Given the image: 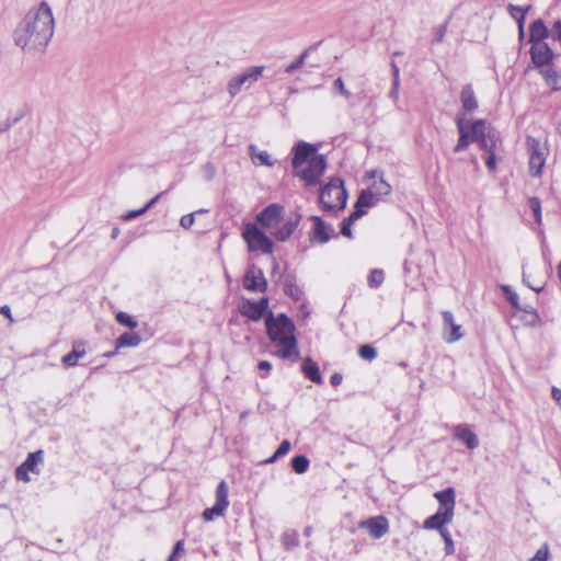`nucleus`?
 Returning <instances> with one entry per match:
<instances>
[{
    "label": "nucleus",
    "instance_id": "1",
    "mask_svg": "<svg viewBox=\"0 0 561 561\" xmlns=\"http://www.w3.org/2000/svg\"><path fill=\"white\" fill-rule=\"evenodd\" d=\"M55 31L51 8L42 1L30 9L13 33L14 44L26 53H43Z\"/></svg>",
    "mask_w": 561,
    "mask_h": 561
},
{
    "label": "nucleus",
    "instance_id": "2",
    "mask_svg": "<svg viewBox=\"0 0 561 561\" xmlns=\"http://www.w3.org/2000/svg\"><path fill=\"white\" fill-rule=\"evenodd\" d=\"M291 152L293 175L299 178L306 186L319 184L327 169V160L323 154L318 153V147L306 141H298Z\"/></svg>",
    "mask_w": 561,
    "mask_h": 561
},
{
    "label": "nucleus",
    "instance_id": "3",
    "mask_svg": "<svg viewBox=\"0 0 561 561\" xmlns=\"http://www.w3.org/2000/svg\"><path fill=\"white\" fill-rule=\"evenodd\" d=\"M456 125L459 134L454 152L458 153L468 148L470 142H478L486 152H494L501 142L500 135L493 128H490L484 119L469 122L465 113H457Z\"/></svg>",
    "mask_w": 561,
    "mask_h": 561
},
{
    "label": "nucleus",
    "instance_id": "4",
    "mask_svg": "<svg viewBox=\"0 0 561 561\" xmlns=\"http://www.w3.org/2000/svg\"><path fill=\"white\" fill-rule=\"evenodd\" d=\"M265 327L268 339L282 347L278 355L284 359L296 362L300 353L293 321L285 313L274 316L270 311L265 318Z\"/></svg>",
    "mask_w": 561,
    "mask_h": 561
},
{
    "label": "nucleus",
    "instance_id": "5",
    "mask_svg": "<svg viewBox=\"0 0 561 561\" xmlns=\"http://www.w3.org/2000/svg\"><path fill=\"white\" fill-rule=\"evenodd\" d=\"M300 219L301 215L298 213L284 217V207L279 204H271L256 215V221L282 242L290 238Z\"/></svg>",
    "mask_w": 561,
    "mask_h": 561
},
{
    "label": "nucleus",
    "instance_id": "6",
    "mask_svg": "<svg viewBox=\"0 0 561 561\" xmlns=\"http://www.w3.org/2000/svg\"><path fill=\"white\" fill-rule=\"evenodd\" d=\"M434 497L438 501L439 506L437 512L425 519L423 527L425 529L442 530L447 529L445 525L451 523L454 518V511L456 504V495L454 488H447L442 491H437Z\"/></svg>",
    "mask_w": 561,
    "mask_h": 561
},
{
    "label": "nucleus",
    "instance_id": "7",
    "mask_svg": "<svg viewBox=\"0 0 561 561\" xmlns=\"http://www.w3.org/2000/svg\"><path fill=\"white\" fill-rule=\"evenodd\" d=\"M319 201L327 211L342 210L347 201L344 183L340 178L331 179L320 191Z\"/></svg>",
    "mask_w": 561,
    "mask_h": 561
},
{
    "label": "nucleus",
    "instance_id": "8",
    "mask_svg": "<svg viewBox=\"0 0 561 561\" xmlns=\"http://www.w3.org/2000/svg\"><path fill=\"white\" fill-rule=\"evenodd\" d=\"M242 237L251 252L260 251L263 254H272L274 251V243L271 238H268L263 230L257 228L255 224H245Z\"/></svg>",
    "mask_w": 561,
    "mask_h": 561
},
{
    "label": "nucleus",
    "instance_id": "9",
    "mask_svg": "<svg viewBox=\"0 0 561 561\" xmlns=\"http://www.w3.org/2000/svg\"><path fill=\"white\" fill-rule=\"evenodd\" d=\"M264 69V66H252L244 69L242 73L232 77L227 84L230 96L234 98L243 89H250L263 76Z\"/></svg>",
    "mask_w": 561,
    "mask_h": 561
},
{
    "label": "nucleus",
    "instance_id": "10",
    "mask_svg": "<svg viewBox=\"0 0 561 561\" xmlns=\"http://www.w3.org/2000/svg\"><path fill=\"white\" fill-rule=\"evenodd\" d=\"M526 147L529 156V174L539 178L546 163L547 148L533 136L526 138Z\"/></svg>",
    "mask_w": 561,
    "mask_h": 561
},
{
    "label": "nucleus",
    "instance_id": "11",
    "mask_svg": "<svg viewBox=\"0 0 561 561\" xmlns=\"http://www.w3.org/2000/svg\"><path fill=\"white\" fill-rule=\"evenodd\" d=\"M229 488L226 481H220L216 489V502L211 507L206 508L203 512V518L205 522H211L216 517H220L225 515L229 506Z\"/></svg>",
    "mask_w": 561,
    "mask_h": 561
},
{
    "label": "nucleus",
    "instance_id": "12",
    "mask_svg": "<svg viewBox=\"0 0 561 561\" xmlns=\"http://www.w3.org/2000/svg\"><path fill=\"white\" fill-rule=\"evenodd\" d=\"M243 287L248 291L264 293L267 289V282L263 271L254 264L250 265L243 277Z\"/></svg>",
    "mask_w": 561,
    "mask_h": 561
},
{
    "label": "nucleus",
    "instance_id": "13",
    "mask_svg": "<svg viewBox=\"0 0 561 561\" xmlns=\"http://www.w3.org/2000/svg\"><path fill=\"white\" fill-rule=\"evenodd\" d=\"M43 450L30 453L26 459L16 468L15 478L23 482H30L28 472L39 473L38 465L43 462Z\"/></svg>",
    "mask_w": 561,
    "mask_h": 561
},
{
    "label": "nucleus",
    "instance_id": "14",
    "mask_svg": "<svg viewBox=\"0 0 561 561\" xmlns=\"http://www.w3.org/2000/svg\"><path fill=\"white\" fill-rule=\"evenodd\" d=\"M267 308H268V298L263 297L259 301L244 299L241 302L239 310L243 317H247L248 319H250L252 321H257L267 311Z\"/></svg>",
    "mask_w": 561,
    "mask_h": 561
},
{
    "label": "nucleus",
    "instance_id": "15",
    "mask_svg": "<svg viewBox=\"0 0 561 561\" xmlns=\"http://www.w3.org/2000/svg\"><path fill=\"white\" fill-rule=\"evenodd\" d=\"M310 219L313 221V229L310 232L309 239L317 243H327L335 234L334 228L322 220L319 216H311Z\"/></svg>",
    "mask_w": 561,
    "mask_h": 561
},
{
    "label": "nucleus",
    "instance_id": "16",
    "mask_svg": "<svg viewBox=\"0 0 561 561\" xmlns=\"http://www.w3.org/2000/svg\"><path fill=\"white\" fill-rule=\"evenodd\" d=\"M530 58L537 69L552 64L554 54L547 43L531 44Z\"/></svg>",
    "mask_w": 561,
    "mask_h": 561
},
{
    "label": "nucleus",
    "instance_id": "17",
    "mask_svg": "<svg viewBox=\"0 0 561 561\" xmlns=\"http://www.w3.org/2000/svg\"><path fill=\"white\" fill-rule=\"evenodd\" d=\"M359 528L366 529L374 539H379L389 530V523L385 516H375L359 523Z\"/></svg>",
    "mask_w": 561,
    "mask_h": 561
},
{
    "label": "nucleus",
    "instance_id": "18",
    "mask_svg": "<svg viewBox=\"0 0 561 561\" xmlns=\"http://www.w3.org/2000/svg\"><path fill=\"white\" fill-rule=\"evenodd\" d=\"M444 330H450L448 335H445L444 339L447 343H455L462 337L461 327L455 323L454 316L450 311L442 312Z\"/></svg>",
    "mask_w": 561,
    "mask_h": 561
},
{
    "label": "nucleus",
    "instance_id": "19",
    "mask_svg": "<svg viewBox=\"0 0 561 561\" xmlns=\"http://www.w3.org/2000/svg\"><path fill=\"white\" fill-rule=\"evenodd\" d=\"M454 437L461 440L469 449H474L479 446L478 436L467 424L457 425L454 431Z\"/></svg>",
    "mask_w": 561,
    "mask_h": 561
},
{
    "label": "nucleus",
    "instance_id": "20",
    "mask_svg": "<svg viewBox=\"0 0 561 561\" xmlns=\"http://www.w3.org/2000/svg\"><path fill=\"white\" fill-rule=\"evenodd\" d=\"M301 370L307 379L321 385L323 382L318 364L311 358L306 357L301 364Z\"/></svg>",
    "mask_w": 561,
    "mask_h": 561
},
{
    "label": "nucleus",
    "instance_id": "21",
    "mask_svg": "<svg viewBox=\"0 0 561 561\" xmlns=\"http://www.w3.org/2000/svg\"><path fill=\"white\" fill-rule=\"evenodd\" d=\"M549 30L545 25L543 21L541 19H537L529 27V42L531 44L546 43L545 39L549 37Z\"/></svg>",
    "mask_w": 561,
    "mask_h": 561
},
{
    "label": "nucleus",
    "instance_id": "22",
    "mask_svg": "<svg viewBox=\"0 0 561 561\" xmlns=\"http://www.w3.org/2000/svg\"><path fill=\"white\" fill-rule=\"evenodd\" d=\"M460 102L463 112L471 113L478 108V101L471 84H466L460 93Z\"/></svg>",
    "mask_w": 561,
    "mask_h": 561
},
{
    "label": "nucleus",
    "instance_id": "23",
    "mask_svg": "<svg viewBox=\"0 0 561 561\" xmlns=\"http://www.w3.org/2000/svg\"><path fill=\"white\" fill-rule=\"evenodd\" d=\"M85 355L84 345L82 342H75L72 351L62 356L61 362L67 367H73L78 364V360Z\"/></svg>",
    "mask_w": 561,
    "mask_h": 561
},
{
    "label": "nucleus",
    "instance_id": "24",
    "mask_svg": "<svg viewBox=\"0 0 561 561\" xmlns=\"http://www.w3.org/2000/svg\"><path fill=\"white\" fill-rule=\"evenodd\" d=\"M530 5H527L526 8H522L519 5L508 4L507 11L512 19H514L518 25V34L519 37L524 36V23H525V16L526 13L529 11Z\"/></svg>",
    "mask_w": 561,
    "mask_h": 561
},
{
    "label": "nucleus",
    "instance_id": "25",
    "mask_svg": "<svg viewBox=\"0 0 561 561\" xmlns=\"http://www.w3.org/2000/svg\"><path fill=\"white\" fill-rule=\"evenodd\" d=\"M538 70L549 87L553 90L560 89L558 84L561 80V75L553 68L552 64L541 67Z\"/></svg>",
    "mask_w": 561,
    "mask_h": 561
},
{
    "label": "nucleus",
    "instance_id": "26",
    "mask_svg": "<svg viewBox=\"0 0 561 561\" xmlns=\"http://www.w3.org/2000/svg\"><path fill=\"white\" fill-rule=\"evenodd\" d=\"M249 154L255 164L273 167L274 161L272 160L270 153L267 151H257L255 145L249 146Z\"/></svg>",
    "mask_w": 561,
    "mask_h": 561
},
{
    "label": "nucleus",
    "instance_id": "27",
    "mask_svg": "<svg viewBox=\"0 0 561 561\" xmlns=\"http://www.w3.org/2000/svg\"><path fill=\"white\" fill-rule=\"evenodd\" d=\"M141 343V337L135 332H125L116 340V350L123 347H136Z\"/></svg>",
    "mask_w": 561,
    "mask_h": 561
},
{
    "label": "nucleus",
    "instance_id": "28",
    "mask_svg": "<svg viewBox=\"0 0 561 561\" xmlns=\"http://www.w3.org/2000/svg\"><path fill=\"white\" fill-rule=\"evenodd\" d=\"M368 188L377 198H379V201L391 193V185L385 181L382 176H379L378 180H375Z\"/></svg>",
    "mask_w": 561,
    "mask_h": 561
},
{
    "label": "nucleus",
    "instance_id": "29",
    "mask_svg": "<svg viewBox=\"0 0 561 561\" xmlns=\"http://www.w3.org/2000/svg\"><path fill=\"white\" fill-rule=\"evenodd\" d=\"M320 43L316 44V45H312L310 47H308L307 49H305L300 56L295 59L291 64H289L286 68H285V72L288 73V75H291L294 73L296 70L300 69L305 62H306V59L309 55V53L313 49H316L318 47Z\"/></svg>",
    "mask_w": 561,
    "mask_h": 561
},
{
    "label": "nucleus",
    "instance_id": "30",
    "mask_svg": "<svg viewBox=\"0 0 561 561\" xmlns=\"http://www.w3.org/2000/svg\"><path fill=\"white\" fill-rule=\"evenodd\" d=\"M378 202H379V198H377L373 194V192L369 188H367V190L360 192V194L356 201V204L358 207L367 208V207L375 206Z\"/></svg>",
    "mask_w": 561,
    "mask_h": 561
},
{
    "label": "nucleus",
    "instance_id": "31",
    "mask_svg": "<svg viewBox=\"0 0 561 561\" xmlns=\"http://www.w3.org/2000/svg\"><path fill=\"white\" fill-rule=\"evenodd\" d=\"M309 459L305 455H297L291 459L293 470L298 473H305L309 468Z\"/></svg>",
    "mask_w": 561,
    "mask_h": 561
},
{
    "label": "nucleus",
    "instance_id": "32",
    "mask_svg": "<svg viewBox=\"0 0 561 561\" xmlns=\"http://www.w3.org/2000/svg\"><path fill=\"white\" fill-rule=\"evenodd\" d=\"M282 543L285 549H291L299 545V538L296 530H287L282 535Z\"/></svg>",
    "mask_w": 561,
    "mask_h": 561
},
{
    "label": "nucleus",
    "instance_id": "33",
    "mask_svg": "<svg viewBox=\"0 0 561 561\" xmlns=\"http://www.w3.org/2000/svg\"><path fill=\"white\" fill-rule=\"evenodd\" d=\"M159 198H160V194H158L152 199H150L142 208L137 209V210H130L127 214H125L124 219L131 220V219H135V218L144 215L148 209H150L157 203V201Z\"/></svg>",
    "mask_w": 561,
    "mask_h": 561
},
{
    "label": "nucleus",
    "instance_id": "34",
    "mask_svg": "<svg viewBox=\"0 0 561 561\" xmlns=\"http://www.w3.org/2000/svg\"><path fill=\"white\" fill-rule=\"evenodd\" d=\"M291 444L288 439H284L279 446L277 447L276 451L265 460V463H273L278 458L285 456L290 450Z\"/></svg>",
    "mask_w": 561,
    "mask_h": 561
},
{
    "label": "nucleus",
    "instance_id": "35",
    "mask_svg": "<svg viewBox=\"0 0 561 561\" xmlns=\"http://www.w3.org/2000/svg\"><path fill=\"white\" fill-rule=\"evenodd\" d=\"M385 280V273L382 270L374 268L370 271L367 282L369 287L378 288Z\"/></svg>",
    "mask_w": 561,
    "mask_h": 561
},
{
    "label": "nucleus",
    "instance_id": "36",
    "mask_svg": "<svg viewBox=\"0 0 561 561\" xmlns=\"http://www.w3.org/2000/svg\"><path fill=\"white\" fill-rule=\"evenodd\" d=\"M358 355L365 360H373L377 357V351L369 344L362 345L358 348Z\"/></svg>",
    "mask_w": 561,
    "mask_h": 561
},
{
    "label": "nucleus",
    "instance_id": "37",
    "mask_svg": "<svg viewBox=\"0 0 561 561\" xmlns=\"http://www.w3.org/2000/svg\"><path fill=\"white\" fill-rule=\"evenodd\" d=\"M442 536V538L444 539V542H445V553L447 556H450L455 552V545H454V540L451 538V535L449 533L448 529H444L442 530V533L439 534Z\"/></svg>",
    "mask_w": 561,
    "mask_h": 561
},
{
    "label": "nucleus",
    "instance_id": "38",
    "mask_svg": "<svg viewBox=\"0 0 561 561\" xmlns=\"http://www.w3.org/2000/svg\"><path fill=\"white\" fill-rule=\"evenodd\" d=\"M528 203H529V207L533 210V214H534L536 222L540 224L541 222V203H540V199L538 197L534 196V197H530L528 199Z\"/></svg>",
    "mask_w": 561,
    "mask_h": 561
},
{
    "label": "nucleus",
    "instance_id": "39",
    "mask_svg": "<svg viewBox=\"0 0 561 561\" xmlns=\"http://www.w3.org/2000/svg\"><path fill=\"white\" fill-rule=\"evenodd\" d=\"M333 88L339 91V93L344 96L346 100L348 101H352L353 100V94L352 92L346 89L345 84H344V81L342 80L341 77H339L337 79L334 80L333 82Z\"/></svg>",
    "mask_w": 561,
    "mask_h": 561
},
{
    "label": "nucleus",
    "instance_id": "40",
    "mask_svg": "<svg viewBox=\"0 0 561 561\" xmlns=\"http://www.w3.org/2000/svg\"><path fill=\"white\" fill-rule=\"evenodd\" d=\"M116 321L129 329H135L137 327V322L129 314L123 311H119L116 314Z\"/></svg>",
    "mask_w": 561,
    "mask_h": 561
},
{
    "label": "nucleus",
    "instance_id": "41",
    "mask_svg": "<svg viewBox=\"0 0 561 561\" xmlns=\"http://www.w3.org/2000/svg\"><path fill=\"white\" fill-rule=\"evenodd\" d=\"M503 293L506 296V299L514 308H519L518 304V295L511 288V286L504 285L502 286Z\"/></svg>",
    "mask_w": 561,
    "mask_h": 561
},
{
    "label": "nucleus",
    "instance_id": "42",
    "mask_svg": "<svg viewBox=\"0 0 561 561\" xmlns=\"http://www.w3.org/2000/svg\"><path fill=\"white\" fill-rule=\"evenodd\" d=\"M285 293L295 300H299L302 297V290L294 283L286 284Z\"/></svg>",
    "mask_w": 561,
    "mask_h": 561
},
{
    "label": "nucleus",
    "instance_id": "43",
    "mask_svg": "<svg viewBox=\"0 0 561 561\" xmlns=\"http://www.w3.org/2000/svg\"><path fill=\"white\" fill-rule=\"evenodd\" d=\"M205 211L206 210H204V209H199L195 213H191V214L182 216L180 219L181 227L184 229H190L195 222V214L205 213Z\"/></svg>",
    "mask_w": 561,
    "mask_h": 561
},
{
    "label": "nucleus",
    "instance_id": "44",
    "mask_svg": "<svg viewBox=\"0 0 561 561\" xmlns=\"http://www.w3.org/2000/svg\"><path fill=\"white\" fill-rule=\"evenodd\" d=\"M447 25H448V22H445L444 24L439 25L436 30H435V35H434V38H433V43H442L445 35H446V32H447Z\"/></svg>",
    "mask_w": 561,
    "mask_h": 561
},
{
    "label": "nucleus",
    "instance_id": "45",
    "mask_svg": "<svg viewBox=\"0 0 561 561\" xmlns=\"http://www.w3.org/2000/svg\"><path fill=\"white\" fill-rule=\"evenodd\" d=\"M365 213L366 211L362 207H358L357 204H355V210L347 218H345V220L353 225V222L364 216Z\"/></svg>",
    "mask_w": 561,
    "mask_h": 561
},
{
    "label": "nucleus",
    "instance_id": "46",
    "mask_svg": "<svg viewBox=\"0 0 561 561\" xmlns=\"http://www.w3.org/2000/svg\"><path fill=\"white\" fill-rule=\"evenodd\" d=\"M365 213L366 211L362 207H358L357 204H355V210L347 218H345V220L353 225V222L364 216Z\"/></svg>",
    "mask_w": 561,
    "mask_h": 561
},
{
    "label": "nucleus",
    "instance_id": "47",
    "mask_svg": "<svg viewBox=\"0 0 561 561\" xmlns=\"http://www.w3.org/2000/svg\"><path fill=\"white\" fill-rule=\"evenodd\" d=\"M530 561H548L547 546H543L540 549H538L536 554L530 559Z\"/></svg>",
    "mask_w": 561,
    "mask_h": 561
},
{
    "label": "nucleus",
    "instance_id": "48",
    "mask_svg": "<svg viewBox=\"0 0 561 561\" xmlns=\"http://www.w3.org/2000/svg\"><path fill=\"white\" fill-rule=\"evenodd\" d=\"M183 551V541H178L167 561H178V556Z\"/></svg>",
    "mask_w": 561,
    "mask_h": 561
},
{
    "label": "nucleus",
    "instance_id": "49",
    "mask_svg": "<svg viewBox=\"0 0 561 561\" xmlns=\"http://www.w3.org/2000/svg\"><path fill=\"white\" fill-rule=\"evenodd\" d=\"M341 234L346 237V238H352L353 237L352 224H350L345 219L341 224Z\"/></svg>",
    "mask_w": 561,
    "mask_h": 561
},
{
    "label": "nucleus",
    "instance_id": "50",
    "mask_svg": "<svg viewBox=\"0 0 561 561\" xmlns=\"http://www.w3.org/2000/svg\"><path fill=\"white\" fill-rule=\"evenodd\" d=\"M488 157L485 159V165L489 170H494L495 167H496V156H495V151L494 152H488Z\"/></svg>",
    "mask_w": 561,
    "mask_h": 561
},
{
    "label": "nucleus",
    "instance_id": "51",
    "mask_svg": "<svg viewBox=\"0 0 561 561\" xmlns=\"http://www.w3.org/2000/svg\"><path fill=\"white\" fill-rule=\"evenodd\" d=\"M399 89H400V82H392V85H391V90H390V93H389V96L393 100V101H398L399 99Z\"/></svg>",
    "mask_w": 561,
    "mask_h": 561
},
{
    "label": "nucleus",
    "instance_id": "52",
    "mask_svg": "<svg viewBox=\"0 0 561 561\" xmlns=\"http://www.w3.org/2000/svg\"><path fill=\"white\" fill-rule=\"evenodd\" d=\"M528 278H529V275L525 271H523V283L525 285H527L534 291L539 293L542 289V286H537V285H534L531 283H528Z\"/></svg>",
    "mask_w": 561,
    "mask_h": 561
},
{
    "label": "nucleus",
    "instance_id": "53",
    "mask_svg": "<svg viewBox=\"0 0 561 561\" xmlns=\"http://www.w3.org/2000/svg\"><path fill=\"white\" fill-rule=\"evenodd\" d=\"M257 369L268 374L272 369V364L268 360H261L257 364Z\"/></svg>",
    "mask_w": 561,
    "mask_h": 561
},
{
    "label": "nucleus",
    "instance_id": "54",
    "mask_svg": "<svg viewBox=\"0 0 561 561\" xmlns=\"http://www.w3.org/2000/svg\"><path fill=\"white\" fill-rule=\"evenodd\" d=\"M342 380H343V377H342V375H341V374H339V373H334V374L331 376V378H330V382H331V385H332L333 387H337V386H340V385H341V382H342Z\"/></svg>",
    "mask_w": 561,
    "mask_h": 561
},
{
    "label": "nucleus",
    "instance_id": "55",
    "mask_svg": "<svg viewBox=\"0 0 561 561\" xmlns=\"http://www.w3.org/2000/svg\"><path fill=\"white\" fill-rule=\"evenodd\" d=\"M391 70H392V82H400V77H399V67L397 66V64L394 61L391 62Z\"/></svg>",
    "mask_w": 561,
    "mask_h": 561
},
{
    "label": "nucleus",
    "instance_id": "56",
    "mask_svg": "<svg viewBox=\"0 0 561 561\" xmlns=\"http://www.w3.org/2000/svg\"><path fill=\"white\" fill-rule=\"evenodd\" d=\"M551 394L556 402L561 407V389L552 387Z\"/></svg>",
    "mask_w": 561,
    "mask_h": 561
},
{
    "label": "nucleus",
    "instance_id": "57",
    "mask_svg": "<svg viewBox=\"0 0 561 561\" xmlns=\"http://www.w3.org/2000/svg\"><path fill=\"white\" fill-rule=\"evenodd\" d=\"M0 312L5 317L8 318L10 321H13L12 319V314H11V309L9 306H3V307H0Z\"/></svg>",
    "mask_w": 561,
    "mask_h": 561
},
{
    "label": "nucleus",
    "instance_id": "58",
    "mask_svg": "<svg viewBox=\"0 0 561 561\" xmlns=\"http://www.w3.org/2000/svg\"><path fill=\"white\" fill-rule=\"evenodd\" d=\"M214 172H215V169H214L213 164L211 163H207L205 165V173H206V178L208 180L213 179Z\"/></svg>",
    "mask_w": 561,
    "mask_h": 561
},
{
    "label": "nucleus",
    "instance_id": "59",
    "mask_svg": "<svg viewBox=\"0 0 561 561\" xmlns=\"http://www.w3.org/2000/svg\"><path fill=\"white\" fill-rule=\"evenodd\" d=\"M518 309H520V310H523V311H525L527 313L536 314L535 309L533 307H530L529 305H526L524 307L519 306Z\"/></svg>",
    "mask_w": 561,
    "mask_h": 561
},
{
    "label": "nucleus",
    "instance_id": "60",
    "mask_svg": "<svg viewBox=\"0 0 561 561\" xmlns=\"http://www.w3.org/2000/svg\"><path fill=\"white\" fill-rule=\"evenodd\" d=\"M117 351H118V350H116V348H115V350H114V351H112V352H106V353H104V356H105V357H108V358H110V357H113V356H115V355L117 354Z\"/></svg>",
    "mask_w": 561,
    "mask_h": 561
},
{
    "label": "nucleus",
    "instance_id": "61",
    "mask_svg": "<svg viewBox=\"0 0 561 561\" xmlns=\"http://www.w3.org/2000/svg\"><path fill=\"white\" fill-rule=\"evenodd\" d=\"M367 176L369 178H373V179H376L378 176V171L376 170H373L370 172L367 173Z\"/></svg>",
    "mask_w": 561,
    "mask_h": 561
},
{
    "label": "nucleus",
    "instance_id": "62",
    "mask_svg": "<svg viewBox=\"0 0 561 561\" xmlns=\"http://www.w3.org/2000/svg\"><path fill=\"white\" fill-rule=\"evenodd\" d=\"M304 533H305L306 536H310L311 533H312V528L310 526H308V527L305 528Z\"/></svg>",
    "mask_w": 561,
    "mask_h": 561
},
{
    "label": "nucleus",
    "instance_id": "63",
    "mask_svg": "<svg viewBox=\"0 0 561 561\" xmlns=\"http://www.w3.org/2000/svg\"><path fill=\"white\" fill-rule=\"evenodd\" d=\"M118 232H119L118 228H114L113 232H112V238L115 239L117 237Z\"/></svg>",
    "mask_w": 561,
    "mask_h": 561
},
{
    "label": "nucleus",
    "instance_id": "64",
    "mask_svg": "<svg viewBox=\"0 0 561 561\" xmlns=\"http://www.w3.org/2000/svg\"><path fill=\"white\" fill-rule=\"evenodd\" d=\"M273 273H275L277 271L278 264L275 259H273Z\"/></svg>",
    "mask_w": 561,
    "mask_h": 561
}]
</instances>
